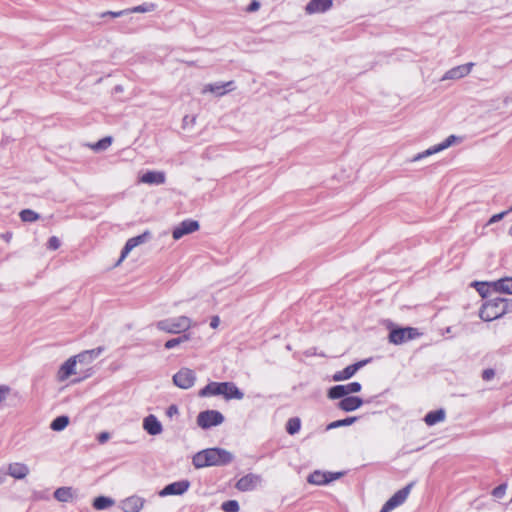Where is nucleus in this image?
Listing matches in <instances>:
<instances>
[{
    "label": "nucleus",
    "instance_id": "50",
    "mask_svg": "<svg viewBox=\"0 0 512 512\" xmlns=\"http://www.w3.org/2000/svg\"><path fill=\"white\" fill-rule=\"evenodd\" d=\"M4 237H5V240H6V241H9V240L12 238V234H11V233H8V234H6Z\"/></svg>",
    "mask_w": 512,
    "mask_h": 512
},
{
    "label": "nucleus",
    "instance_id": "40",
    "mask_svg": "<svg viewBox=\"0 0 512 512\" xmlns=\"http://www.w3.org/2000/svg\"><path fill=\"white\" fill-rule=\"evenodd\" d=\"M60 247V240L56 236H52L48 240V248L57 250Z\"/></svg>",
    "mask_w": 512,
    "mask_h": 512
},
{
    "label": "nucleus",
    "instance_id": "48",
    "mask_svg": "<svg viewBox=\"0 0 512 512\" xmlns=\"http://www.w3.org/2000/svg\"><path fill=\"white\" fill-rule=\"evenodd\" d=\"M220 324V318L218 316H213L210 321V326L213 329H216Z\"/></svg>",
    "mask_w": 512,
    "mask_h": 512
},
{
    "label": "nucleus",
    "instance_id": "47",
    "mask_svg": "<svg viewBox=\"0 0 512 512\" xmlns=\"http://www.w3.org/2000/svg\"><path fill=\"white\" fill-rule=\"evenodd\" d=\"M109 438H110V434L108 432H101L97 437L99 443H101V444L107 442L109 440Z\"/></svg>",
    "mask_w": 512,
    "mask_h": 512
},
{
    "label": "nucleus",
    "instance_id": "52",
    "mask_svg": "<svg viewBox=\"0 0 512 512\" xmlns=\"http://www.w3.org/2000/svg\"><path fill=\"white\" fill-rule=\"evenodd\" d=\"M479 292H480V294H481V295H483V296H484V294H483V289H480V290H479Z\"/></svg>",
    "mask_w": 512,
    "mask_h": 512
},
{
    "label": "nucleus",
    "instance_id": "28",
    "mask_svg": "<svg viewBox=\"0 0 512 512\" xmlns=\"http://www.w3.org/2000/svg\"><path fill=\"white\" fill-rule=\"evenodd\" d=\"M112 141H113L112 137L107 136V137L100 139L99 141H97L95 143L88 144V146L95 152H102L111 146Z\"/></svg>",
    "mask_w": 512,
    "mask_h": 512
},
{
    "label": "nucleus",
    "instance_id": "1",
    "mask_svg": "<svg viewBox=\"0 0 512 512\" xmlns=\"http://www.w3.org/2000/svg\"><path fill=\"white\" fill-rule=\"evenodd\" d=\"M102 352L101 348L87 350L68 358L62 363L56 373V380L59 383H63L68 380L71 376L77 374L78 363H90Z\"/></svg>",
    "mask_w": 512,
    "mask_h": 512
},
{
    "label": "nucleus",
    "instance_id": "21",
    "mask_svg": "<svg viewBox=\"0 0 512 512\" xmlns=\"http://www.w3.org/2000/svg\"><path fill=\"white\" fill-rule=\"evenodd\" d=\"M471 63L460 65L448 70L442 77V80H458L467 76L472 69Z\"/></svg>",
    "mask_w": 512,
    "mask_h": 512
},
{
    "label": "nucleus",
    "instance_id": "20",
    "mask_svg": "<svg viewBox=\"0 0 512 512\" xmlns=\"http://www.w3.org/2000/svg\"><path fill=\"white\" fill-rule=\"evenodd\" d=\"M143 429L149 435L156 436L162 433L163 426L155 415L150 414L143 419Z\"/></svg>",
    "mask_w": 512,
    "mask_h": 512
},
{
    "label": "nucleus",
    "instance_id": "46",
    "mask_svg": "<svg viewBox=\"0 0 512 512\" xmlns=\"http://www.w3.org/2000/svg\"><path fill=\"white\" fill-rule=\"evenodd\" d=\"M179 413L178 407L176 405H170L166 411V415L168 417H173Z\"/></svg>",
    "mask_w": 512,
    "mask_h": 512
},
{
    "label": "nucleus",
    "instance_id": "5",
    "mask_svg": "<svg viewBox=\"0 0 512 512\" xmlns=\"http://www.w3.org/2000/svg\"><path fill=\"white\" fill-rule=\"evenodd\" d=\"M508 310L507 299L495 297L483 304L479 315L484 321H492L506 314Z\"/></svg>",
    "mask_w": 512,
    "mask_h": 512
},
{
    "label": "nucleus",
    "instance_id": "51",
    "mask_svg": "<svg viewBox=\"0 0 512 512\" xmlns=\"http://www.w3.org/2000/svg\"><path fill=\"white\" fill-rule=\"evenodd\" d=\"M479 292H480V294H481V295H483V296H484V294H483V289H480V290H479Z\"/></svg>",
    "mask_w": 512,
    "mask_h": 512
},
{
    "label": "nucleus",
    "instance_id": "35",
    "mask_svg": "<svg viewBox=\"0 0 512 512\" xmlns=\"http://www.w3.org/2000/svg\"><path fill=\"white\" fill-rule=\"evenodd\" d=\"M356 421V417H348L342 420H337L328 425V429L338 428L341 426H348L353 424Z\"/></svg>",
    "mask_w": 512,
    "mask_h": 512
},
{
    "label": "nucleus",
    "instance_id": "41",
    "mask_svg": "<svg viewBox=\"0 0 512 512\" xmlns=\"http://www.w3.org/2000/svg\"><path fill=\"white\" fill-rule=\"evenodd\" d=\"M125 14H128L127 9L126 10L117 11V12L108 11V12L103 13L101 15V17L111 16V17L117 18V17L123 16Z\"/></svg>",
    "mask_w": 512,
    "mask_h": 512
},
{
    "label": "nucleus",
    "instance_id": "7",
    "mask_svg": "<svg viewBox=\"0 0 512 512\" xmlns=\"http://www.w3.org/2000/svg\"><path fill=\"white\" fill-rule=\"evenodd\" d=\"M151 239V232L146 230L142 234L132 237L127 240L125 246L121 251V255L116 262L115 266L121 265V263L127 258L129 253L136 247L148 242Z\"/></svg>",
    "mask_w": 512,
    "mask_h": 512
},
{
    "label": "nucleus",
    "instance_id": "54",
    "mask_svg": "<svg viewBox=\"0 0 512 512\" xmlns=\"http://www.w3.org/2000/svg\"><path fill=\"white\" fill-rule=\"evenodd\" d=\"M510 502H512V497H511V501Z\"/></svg>",
    "mask_w": 512,
    "mask_h": 512
},
{
    "label": "nucleus",
    "instance_id": "22",
    "mask_svg": "<svg viewBox=\"0 0 512 512\" xmlns=\"http://www.w3.org/2000/svg\"><path fill=\"white\" fill-rule=\"evenodd\" d=\"M366 363L367 361L364 360L347 366L345 369L338 371L333 375V381L339 382L351 378Z\"/></svg>",
    "mask_w": 512,
    "mask_h": 512
},
{
    "label": "nucleus",
    "instance_id": "42",
    "mask_svg": "<svg viewBox=\"0 0 512 512\" xmlns=\"http://www.w3.org/2000/svg\"><path fill=\"white\" fill-rule=\"evenodd\" d=\"M260 6H261V5H260V2H259V1H257V0H253V1L248 5V7L246 8V11H247V12H250V13H252V12H256V11H258V10H259Z\"/></svg>",
    "mask_w": 512,
    "mask_h": 512
},
{
    "label": "nucleus",
    "instance_id": "32",
    "mask_svg": "<svg viewBox=\"0 0 512 512\" xmlns=\"http://www.w3.org/2000/svg\"><path fill=\"white\" fill-rule=\"evenodd\" d=\"M156 9V5L154 3H144L130 9H127L128 13H148L152 12Z\"/></svg>",
    "mask_w": 512,
    "mask_h": 512
},
{
    "label": "nucleus",
    "instance_id": "43",
    "mask_svg": "<svg viewBox=\"0 0 512 512\" xmlns=\"http://www.w3.org/2000/svg\"><path fill=\"white\" fill-rule=\"evenodd\" d=\"M183 123L185 126H194L196 125V116L195 115H187L183 119Z\"/></svg>",
    "mask_w": 512,
    "mask_h": 512
},
{
    "label": "nucleus",
    "instance_id": "24",
    "mask_svg": "<svg viewBox=\"0 0 512 512\" xmlns=\"http://www.w3.org/2000/svg\"><path fill=\"white\" fill-rule=\"evenodd\" d=\"M139 181L149 185H160L165 182V174L161 171H147L139 178Z\"/></svg>",
    "mask_w": 512,
    "mask_h": 512
},
{
    "label": "nucleus",
    "instance_id": "37",
    "mask_svg": "<svg viewBox=\"0 0 512 512\" xmlns=\"http://www.w3.org/2000/svg\"><path fill=\"white\" fill-rule=\"evenodd\" d=\"M506 489H507V485L506 484H501L499 486H497L496 488L493 489L492 491V495L495 497V498H502L505 493H506Z\"/></svg>",
    "mask_w": 512,
    "mask_h": 512
},
{
    "label": "nucleus",
    "instance_id": "44",
    "mask_svg": "<svg viewBox=\"0 0 512 512\" xmlns=\"http://www.w3.org/2000/svg\"><path fill=\"white\" fill-rule=\"evenodd\" d=\"M180 344L178 338H172L165 342L164 346L166 349H172Z\"/></svg>",
    "mask_w": 512,
    "mask_h": 512
},
{
    "label": "nucleus",
    "instance_id": "15",
    "mask_svg": "<svg viewBox=\"0 0 512 512\" xmlns=\"http://www.w3.org/2000/svg\"><path fill=\"white\" fill-rule=\"evenodd\" d=\"M196 380V375L189 368H181L174 376L173 383L181 389L191 388Z\"/></svg>",
    "mask_w": 512,
    "mask_h": 512
},
{
    "label": "nucleus",
    "instance_id": "6",
    "mask_svg": "<svg viewBox=\"0 0 512 512\" xmlns=\"http://www.w3.org/2000/svg\"><path fill=\"white\" fill-rule=\"evenodd\" d=\"M463 141V138L460 137V136H456V135H450L448 136L443 142L437 144V145H434L428 149H426L425 151L421 152V153H418L416 154L412 159L411 161L412 162H418L428 156H431V155H434L436 153H439L451 146H454V145H458L460 144L461 142Z\"/></svg>",
    "mask_w": 512,
    "mask_h": 512
},
{
    "label": "nucleus",
    "instance_id": "38",
    "mask_svg": "<svg viewBox=\"0 0 512 512\" xmlns=\"http://www.w3.org/2000/svg\"><path fill=\"white\" fill-rule=\"evenodd\" d=\"M10 387L7 385H0V404L3 403L10 394Z\"/></svg>",
    "mask_w": 512,
    "mask_h": 512
},
{
    "label": "nucleus",
    "instance_id": "10",
    "mask_svg": "<svg viewBox=\"0 0 512 512\" xmlns=\"http://www.w3.org/2000/svg\"><path fill=\"white\" fill-rule=\"evenodd\" d=\"M235 89L233 81L208 83L202 87V94H211L215 97H222Z\"/></svg>",
    "mask_w": 512,
    "mask_h": 512
},
{
    "label": "nucleus",
    "instance_id": "30",
    "mask_svg": "<svg viewBox=\"0 0 512 512\" xmlns=\"http://www.w3.org/2000/svg\"><path fill=\"white\" fill-rule=\"evenodd\" d=\"M69 417L68 416H58L56 417L50 424V428L53 431H62L69 425Z\"/></svg>",
    "mask_w": 512,
    "mask_h": 512
},
{
    "label": "nucleus",
    "instance_id": "23",
    "mask_svg": "<svg viewBox=\"0 0 512 512\" xmlns=\"http://www.w3.org/2000/svg\"><path fill=\"white\" fill-rule=\"evenodd\" d=\"M260 482V477L254 474H248L243 476L236 483V488L239 491H250L253 490Z\"/></svg>",
    "mask_w": 512,
    "mask_h": 512
},
{
    "label": "nucleus",
    "instance_id": "2",
    "mask_svg": "<svg viewBox=\"0 0 512 512\" xmlns=\"http://www.w3.org/2000/svg\"><path fill=\"white\" fill-rule=\"evenodd\" d=\"M232 460L233 455L229 451L222 448H208L196 453L192 462L196 468H204L226 465Z\"/></svg>",
    "mask_w": 512,
    "mask_h": 512
},
{
    "label": "nucleus",
    "instance_id": "3",
    "mask_svg": "<svg viewBox=\"0 0 512 512\" xmlns=\"http://www.w3.org/2000/svg\"><path fill=\"white\" fill-rule=\"evenodd\" d=\"M223 396L226 400H241L243 392L233 382H210L199 391L200 397Z\"/></svg>",
    "mask_w": 512,
    "mask_h": 512
},
{
    "label": "nucleus",
    "instance_id": "19",
    "mask_svg": "<svg viewBox=\"0 0 512 512\" xmlns=\"http://www.w3.org/2000/svg\"><path fill=\"white\" fill-rule=\"evenodd\" d=\"M6 473L14 479L22 480L29 475L30 468L25 463L13 462L8 464Z\"/></svg>",
    "mask_w": 512,
    "mask_h": 512
},
{
    "label": "nucleus",
    "instance_id": "13",
    "mask_svg": "<svg viewBox=\"0 0 512 512\" xmlns=\"http://www.w3.org/2000/svg\"><path fill=\"white\" fill-rule=\"evenodd\" d=\"M412 483L408 484L401 490L397 491L382 507V509L379 512H390L393 509L397 508L398 506L402 505L412 488Z\"/></svg>",
    "mask_w": 512,
    "mask_h": 512
},
{
    "label": "nucleus",
    "instance_id": "12",
    "mask_svg": "<svg viewBox=\"0 0 512 512\" xmlns=\"http://www.w3.org/2000/svg\"><path fill=\"white\" fill-rule=\"evenodd\" d=\"M361 390V384L358 382H351L345 385H336L329 389L328 397L330 399H339L348 397L350 394L357 393Z\"/></svg>",
    "mask_w": 512,
    "mask_h": 512
},
{
    "label": "nucleus",
    "instance_id": "16",
    "mask_svg": "<svg viewBox=\"0 0 512 512\" xmlns=\"http://www.w3.org/2000/svg\"><path fill=\"white\" fill-rule=\"evenodd\" d=\"M342 476V473H331V472H321L314 471L308 477V482L315 485H323L327 484L333 480H336Z\"/></svg>",
    "mask_w": 512,
    "mask_h": 512
},
{
    "label": "nucleus",
    "instance_id": "17",
    "mask_svg": "<svg viewBox=\"0 0 512 512\" xmlns=\"http://www.w3.org/2000/svg\"><path fill=\"white\" fill-rule=\"evenodd\" d=\"M190 483L187 480L173 482L165 486L160 492L161 497L169 495H182L189 489Z\"/></svg>",
    "mask_w": 512,
    "mask_h": 512
},
{
    "label": "nucleus",
    "instance_id": "29",
    "mask_svg": "<svg viewBox=\"0 0 512 512\" xmlns=\"http://www.w3.org/2000/svg\"><path fill=\"white\" fill-rule=\"evenodd\" d=\"M114 500L106 496L96 497L93 501V507L96 510H104L114 505Z\"/></svg>",
    "mask_w": 512,
    "mask_h": 512
},
{
    "label": "nucleus",
    "instance_id": "39",
    "mask_svg": "<svg viewBox=\"0 0 512 512\" xmlns=\"http://www.w3.org/2000/svg\"><path fill=\"white\" fill-rule=\"evenodd\" d=\"M509 211H503V212H500V213H497V214H494L488 221L487 225H491V224H494L500 220H502L506 214H508Z\"/></svg>",
    "mask_w": 512,
    "mask_h": 512
},
{
    "label": "nucleus",
    "instance_id": "14",
    "mask_svg": "<svg viewBox=\"0 0 512 512\" xmlns=\"http://www.w3.org/2000/svg\"><path fill=\"white\" fill-rule=\"evenodd\" d=\"M200 224L196 220L186 219L175 226L172 230L174 240H180L182 237L198 231Z\"/></svg>",
    "mask_w": 512,
    "mask_h": 512
},
{
    "label": "nucleus",
    "instance_id": "25",
    "mask_svg": "<svg viewBox=\"0 0 512 512\" xmlns=\"http://www.w3.org/2000/svg\"><path fill=\"white\" fill-rule=\"evenodd\" d=\"M342 398L343 399L338 403V407L346 412L354 411L363 404L362 399L356 396H348Z\"/></svg>",
    "mask_w": 512,
    "mask_h": 512
},
{
    "label": "nucleus",
    "instance_id": "36",
    "mask_svg": "<svg viewBox=\"0 0 512 512\" xmlns=\"http://www.w3.org/2000/svg\"><path fill=\"white\" fill-rule=\"evenodd\" d=\"M221 508L224 512H238L239 504L236 500H229L224 502Z\"/></svg>",
    "mask_w": 512,
    "mask_h": 512
},
{
    "label": "nucleus",
    "instance_id": "49",
    "mask_svg": "<svg viewBox=\"0 0 512 512\" xmlns=\"http://www.w3.org/2000/svg\"><path fill=\"white\" fill-rule=\"evenodd\" d=\"M178 340H180V344L186 341H189L191 339L190 334H187L186 332L181 336L177 337Z\"/></svg>",
    "mask_w": 512,
    "mask_h": 512
},
{
    "label": "nucleus",
    "instance_id": "18",
    "mask_svg": "<svg viewBox=\"0 0 512 512\" xmlns=\"http://www.w3.org/2000/svg\"><path fill=\"white\" fill-rule=\"evenodd\" d=\"M144 505V498L137 495H133L122 500L120 507L123 512H140L143 509Z\"/></svg>",
    "mask_w": 512,
    "mask_h": 512
},
{
    "label": "nucleus",
    "instance_id": "4",
    "mask_svg": "<svg viewBox=\"0 0 512 512\" xmlns=\"http://www.w3.org/2000/svg\"><path fill=\"white\" fill-rule=\"evenodd\" d=\"M195 325V322L190 317L185 315L172 318H165L155 323V327L159 331L168 334L185 333Z\"/></svg>",
    "mask_w": 512,
    "mask_h": 512
},
{
    "label": "nucleus",
    "instance_id": "34",
    "mask_svg": "<svg viewBox=\"0 0 512 512\" xmlns=\"http://www.w3.org/2000/svg\"><path fill=\"white\" fill-rule=\"evenodd\" d=\"M300 427H301L300 419L299 418H291L287 422L286 429L289 434L293 435V434H296L297 432H299Z\"/></svg>",
    "mask_w": 512,
    "mask_h": 512
},
{
    "label": "nucleus",
    "instance_id": "31",
    "mask_svg": "<svg viewBox=\"0 0 512 512\" xmlns=\"http://www.w3.org/2000/svg\"><path fill=\"white\" fill-rule=\"evenodd\" d=\"M495 289L499 292L512 294V278H504L495 282Z\"/></svg>",
    "mask_w": 512,
    "mask_h": 512
},
{
    "label": "nucleus",
    "instance_id": "26",
    "mask_svg": "<svg viewBox=\"0 0 512 512\" xmlns=\"http://www.w3.org/2000/svg\"><path fill=\"white\" fill-rule=\"evenodd\" d=\"M75 496L76 493L71 487H60L54 492V497L59 502H70L75 498Z\"/></svg>",
    "mask_w": 512,
    "mask_h": 512
},
{
    "label": "nucleus",
    "instance_id": "33",
    "mask_svg": "<svg viewBox=\"0 0 512 512\" xmlns=\"http://www.w3.org/2000/svg\"><path fill=\"white\" fill-rule=\"evenodd\" d=\"M19 216L23 222H35L40 218L39 214L31 209L22 210Z\"/></svg>",
    "mask_w": 512,
    "mask_h": 512
},
{
    "label": "nucleus",
    "instance_id": "53",
    "mask_svg": "<svg viewBox=\"0 0 512 512\" xmlns=\"http://www.w3.org/2000/svg\"><path fill=\"white\" fill-rule=\"evenodd\" d=\"M508 211H509V212H511V211H512V206L510 207V209H509Z\"/></svg>",
    "mask_w": 512,
    "mask_h": 512
},
{
    "label": "nucleus",
    "instance_id": "45",
    "mask_svg": "<svg viewBox=\"0 0 512 512\" xmlns=\"http://www.w3.org/2000/svg\"><path fill=\"white\" fill-rule=\"evenodd\" d=\"M494 376H495V372L493 369H485L482 373V378L485 381H489V380L493 379Z\"/></svg>",
    "mask_w": 512,
    "mask_h": 512
},
{
    "label": "nucleus",
    "instance_id": "11",
    "mask_svg": "<svg viewBox=\"0 0 512 512\" xmlns=\"http://www.w3.org/2000/svg\"><path fill=\"white\" fill-rule=\"evenodd\" d=\"M334 6L333 0H309L304 6V12L308 16L325 14Z\"/></svg>",
    "mask_w": 512,
    "mask_h": 512
},
{
    "label": "nucleus",
    "instance_id": "9",
    "mask_svg": "<svg viewBox=\"0 0 512 512\" xmlns=\"http://www.w3.org/2000/svg\"><path fill=\"white\" fill-rule=\"evenodd\" d=\"M420 336V333L416 328L405 327L396 328L391 330L389 334V341L395 345H400L408 340L415 339Z\"/></svg>",
    "mask_w": 512,
    "mask_h": 512
},
{
    "label": "nucleus",
    "instance_id": "8",
    "mask_svg": "<svg viewBox=\"0 0 512 512\" xmlns=\"http://www.w3.org/2000/svg\"><path fill=\"white\" fill-rule=\"evenodd\" d=\"M224 421V416L217 410H206L200 412L197 416V424L202 429H208L218 426Z\"/></svg>",
    "mask_w": 512,
    "mask_h": 512
},
{
    "label": "nucleus",
    "instance_id": "27",
    "mask_svg": "<svg viewBox=\"0 0 512 512\" xmlns=\"http://www.w3.org/2000/svg\"><path fill=\"white\" fill-rule=\"evenodd\" d=\"M446 418V412L444 409H438L430 411L426 414L424 421L428 426H433L437 423L443 422Z\"/></svg>",
    "mask_w": 512,
    "mask_h": 512
}]
</instances>
